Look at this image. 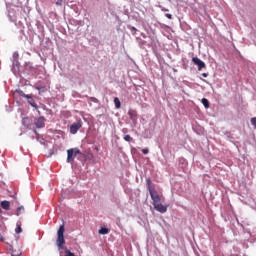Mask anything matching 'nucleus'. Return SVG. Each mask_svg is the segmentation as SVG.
Segmentation results:
<instances>
[{
  "label": "nucleus",
  "instance_id": "4",
  "mask_svg": "<svg viewBox=\"0 0 256 256\" xmlns=\"http://www.w3.org/2000/svg\"><path fill=\"white\" fill-rule=\"evenodd\" d=\"M192 61H193L194 65H197L198 71H201V69H205V62H203V60H201L197 57H194V58H192Z\"/></svg>",
  "mask_w": 256,
  "mask_h": 256
},
{
  "label": "nucleus",
  "instance_id": "26",
  "mask_svg": "<svg viewBox=\"0 0 256 256\" xmlns=\"http://www.w3.org/2000/svg\"><path fill=\"white\" fill-rule=\"evenodd\" d=\"M202 75H203V77H207V74H206V73H203Z\"/></svg>",
  "mask_w": 256,
  "mask_h": 256
},
{
  "label": "nucleus",
  "instance_id": "9",
  "mask_svg": "<svg viewBox=\"0 0 256 256\" xmlns=\"http://www.w3.org/2000/svg\"><path fill=\"white\" fill-rule=\"evenodd\" d=\"M16 93L20 95V97H25V99H31V95L25 94L22 90H16Z\"/></svg>",
  "mask_w": 256,
  "mask_h": 256
},
{
  "label": "nucleus",
  "instance_id": "21",
  "mask_svg": "<svg viewBox=\"0 0 256 256\" xmlns=\"http://www.w3.org/2000/svg\"><path fill=\"white\" fill-rule=\"evenodd\" d=\"M165 17H167V19H173V15H171L169 13L165 14Z\"/></svg>",
  "mask_w": 256,
  "mask_h": 256
},
{
  "label": "nucleus",
  "instance_id": "8",
  "mask_svg": "<svg viewBox=\"0 0 256 256\" xmlns=\"http://www.w3.org/2000/svg\"><path fill=\"white\" fill-rule=\"evenodd\" d=\"M23 213H25V207L19 206V207L16 209L15 215H17V217H19V215H23Z\"/></svg>",
  "mask_w": 256,
  "mask_h": 256
},
{
  "label": "nucleus",
  "instance_id": "11",
  "mask_svg": "<svg viewBox=\"0 0 256 256\" xmlns=\"http://www.w3.org/2000/svg\"><path fill=\"white\" fill-rule=\"evenodd\" d=\"M128 115L130 119H135L137 117V112L135 110H129Z\"/></svg>",
  "mask_w": 256,
  "mask_h": 256
},
{
  "label": "nucleus",
  "instance_id": "19",
  "mask_svg": "<svg viewBox=\"0 0 256 256\" xmlns=\"http://www.w3.org/2000/svg\"><path fill=\"white\" fill-rule=\"evenodd\" d=\"M124 139H125L126 141H128V143H129V142H131V139H132V138H131L130 135H125V136H124Z\"/></svg>",
  "mask_w": 256,
  "mask_h": 256
},
{
  "label": "nucleus",
  "instance_id": "25",
  "mask_svg": "<svg viewBox=\"0 0 256 256\" xmlns=\"http://www.w3.org/2000/svg\"><path fill=\"white\" fill-rule=\"evenodd\" d=\"M162 11H169V10H168V9H166V8H163V9H162Z\"/></svg>",
  "mask_w": 256,
  "mask_h": 256
},
{
  "label": "nucleus",
  "instance_id": "5",
  "mask_svg": "<svg viewBox=\"0 0 256 256\" xmlns=\"http://www.w3.org/2000/svg\"><path fill=\"white\" fill-rule=\"evenodd\" d=\"M75 150L73 148L67 150V163L75 161Z\"/></svg>",
  "mask_w": 256,
  "mask_h": 256
},
{
  "label": "nucleus",
  "instance_id": "20",
  "mask_svg": "<svg viewBox=\"0 0 256 256\" xmlns=\"http://www.w3.org/2000/svg\"><path fill=\"white\" fill-rule=\"evenodd\" d=\"M142 153H143L144 155H147V154L149 153V148H144V149H142Z\"/></svg>",
  "mask_w": 256,
  "mask_h": 256
},
{
  "label": "nucleus",
  "instance_id": "14",
  "mask_svg": "<svg viewBox=\"0 0 256 256\" xmlns=\"http://www.w3.org/2000/svg\"><path fill=\"white\" fill-rule=\"evenodd\" d=\"M201 102L204 105L205 109H209L210 105H209V100H207V98H203Z\"/></svg>",
  "mask_w": 256,
  "mask_h": 256
},
{
  "label": "nucleus",
  "instance_id": "2",
  "mask_svg": "<svg viewBox=\"0 0 256 256\" xmlns=\"http://www.w3.org/2000/svg\"><path fill=\"white\" fill-rule=\"evenodd\" d=\"M56 245L58 251H61L65 247V226L61 225L57 231Z\"/></svg>",
  "mask_w": 256,
  "mask_h": 256
},
{
  "label": "nucleus",
  "instance_id": "15",
  "mask_svg": "<svg viewBox=\"0 0 256 256\" xmlns=\"http://www.w3.org/2000/svg\"><path fill=\"white\" fill-rule=\"evenodd\" d=\"M109 233V229H107V228H101L100 230H99V234L100 235H107Z\"/></svg>",
  "mask_w": 256,
  "mask_h": 256
},
{
  "label": "nucleus",
  "instance_id": "6",
  "mask_svg": "<svg viewBox=\"0 0 256 256\" xmlns=\"http://www.w3.org/2000/svg\"><path fill=\"white\" fill-rule=\"evenodd\" d=\"M35 125H36L37 129H43V127H45V118L39 117L38 119H36Z\"/></svg>",
  "mask_w": 256,
  "mask_h": 256
},
{
  "label": "nucleus",
  "instance_id": "24",
  "mask_svg": "<svg viewBox=\"0 0 256 256\" xmlns=\"http://www.w3.org/2000/svg\"><path fill=\"white\" fill-rule=\"evenodd\" d=\"M0 241H3V236H1V234H0Z\"/></svg>",
  "mask_w": 256,
  "mask_h": 256
},
{
  "label": "nucleus",
  "instance_id": "22",
  "mask_svg": "<svg viewBox=\"0 0 256 256\" xmlns=\"http://www.w3.org/2000/svg\"><path fill=\"white\" fill-rule=\"evenodd\" d=\"M130 30H131V31H137V28H135V27L132 26V27L130 28Z\"/></svg>",
  "mask_w": 256,
  "mask_h": 256
},
{
  "label": "nucleus",
  "instance_id": "10",
  "mask_svg": "<svg viewBox=\"0 0 256 256\" xmlns=\"http://www.w3.org/2000/svg\"><path fill=\"white\" fill-rule=\"evenodd\" d=\"M28 103L29 105H31V107H34V109H39L37 103H35V101L33 100V96H31V99H28Z\"/></svg>",
  "mask_w": 256,
  "mask_h": 256
},
{
  "label": "nucleus",
  "instance_id": "18",
  "mask_svg": "<svg viewBox=\"0 0 256 256\" xmlns=\"http://www.w3.org/2000/svg\"><path fill=\"white\" fill-rule=\"evenodd\" d=\"M79 153H81V150H79V148L74 149V157H77Z\"/></svg>",
  "mask_w": 256,
  "mask_h": 256
},
{
  "label": "nucleus",
  "instance_id": "16",
  "mask_svg": "<svg viewBox=\"0 0 256 256\" xmlns=\"http://www.w3.org/2000/svg\"><path fill=\"white\" fill-rule=\"evenodd\" d=\"M63 3H65V0H56L57 7H62Z\"/></svg>",
  "mask_w": 256,
  "mask_h": 256
},
{
  "label": "nucleus",
  "instance_id": "1",
  "mask_svg": "<svg viewBox=\"0 0 256 256\" xmlns=\"http://www.w3.org/2000/svg\"><path fill=\"white\" fill-rule=\"evenodd\" d=\"M148 185V191L150 193V197L153 201V207L158 213H167V208L169 205H163L161 203V196H159V193H157V190L152 189L151 187V179L147 180Z\"/></svg>",
  "mask_w": 256,
  "mask_h": 256
},
{
  "label": "nucleus",
  "instance_id": "3",
  "mask_svg": "<svg viewBox=\"0 0 256 256\" xmlns=\"http://www.w3.org/2000/svg\"><path fill=\"white\" fill-rule=\"evenodd\" d=\"M81 127H83V122L81 120H79L78 122L76 123H73L71 126H70V133L72 135H75L77 133V131H79L81 129Z\"/></svg>",
  "mask_w": 256,
  "mask_h": 256
},
{
  "label": "nucleus",
  "instance_id": "12",
  "mask_svg": "<svg viewBox=\"0 0 256 256\" xmlns=\"http://www.w3.org/2000/svg\"><path fill=\"white\" fill-rule=\"evenodd\" d=\"M114 105L116 109H121V100H119L117 97L114 98Z\"/></svg>",
  "mask_w": 256,
  "mask_h": 256
},
{
  "label": "nucleus",
  "instance_id": "27",
  "mask_svg": "<svg viewBox=\"0 0 256 256\" xmlns=\"http://www.w3.org/2000/svg\"><path fill=\"white\" fill-rule=\"evenodd\" d=\"M12 256H19V255H12Z\"/></svg>",
  "mask_w": 256,
  "mask_h": 256
},
{
  "label": "nucleus",
  "instance_id": "23",
  "mask_svg": "<svg viewBox=\"0 0 256 256\" xmlns=\"http://www.w3.org/2000/svg\"><path fill=\"white\" fill-rule=\"evenodd\" d=\"M92 101H94V103H97V98H91Z\"/></svg>",
  "mask_w": 256,
  "mask_h": 256
},
{
  "label": "nucleus",
  "instance_id": "7",
  "mask_svg": "<svg viewBox=\"0 0 256 256\" xmlns=\"http://www.w3.org/2000/svg\"><path fill=\"white\" fill-rule=\"evenodd\" d=\"M1 207L5 211H9V209L11 207V203L9 201H7V200H4V201L1 202Z\"/></svg>",
  "mask_w": 256,
  "mask_h": 256
},
{
  "label": "nucleus",
  "instance_id": "17",
  "mask_svg": "<svg viewBox=\"0 0 256 256\" xmlns=\"http://www.w3.org/2000/svg\"><path fill=\"white\" fill-rule=\"evenodd\" d=\"M250 123L253 125L254 129H256V117L251 118Z\"/></svg>",
  "mask_w": 256,
  "mask_h": 256
},
{
  "label": "nucleus",
  "instance_id": "13",
  "mask_svg": "<svg viewBox=\"0 0 256 256\" xmlns=\"http://www.w3.org/2000/svg\"><path fill=\"white\" fill-rule=\"evenodd\" d=\"M22 232H23V229L21 228V222H17L15 233L19 234V233H22Z\"/></svg>",
  "mask_w": 256,
  "mask_h": 256
}]
</instances>
